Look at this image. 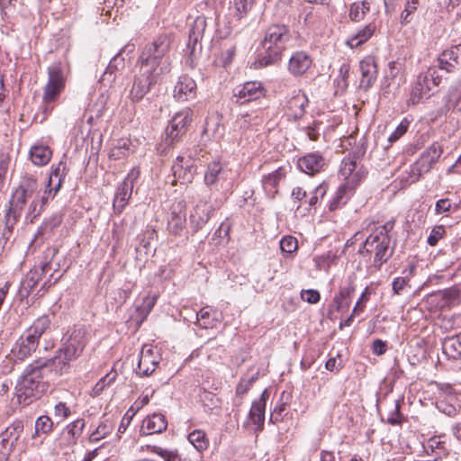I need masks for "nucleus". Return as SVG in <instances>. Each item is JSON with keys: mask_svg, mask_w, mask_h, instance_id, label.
<instances>
[{"mask_svg": "<svg viewBox=\"0 0 461 461\" xmlns=\"http://www.w3.org/2000/svg\"><path fill=\"white\" fill-rule=\"evenodd\" d=\"M41 190L35 176L24 175L19 185L14 189L9 200L8 208L4 216L2 239L7 241L14 225L18 222L25 205L40 195Z\"/></svg>", "mask_w": 461, "mask_h": 461, "instance_id": "f257e3e1", "label": "nucleus"}, {"mask_svg": "<svg viewBox=\"0 0 461 461\" xmlns=\"http://www.w3.org/2000/svg\"><path fill=\"white\" fill-rule=\"evenodd\" d=\"M45 367H51L47 359L37 360L25 368L17 381L13 402L16 401L17 404L27 406L40 399L47 392L49 385L42 377V370Z\"/></svg>", "mask_w": 461, "mask_h": 461, "instance_id": "f03ea898", "label": "nucleus"}, {"mask_svg": "<svg viewBox=\"0 0 461 461\" xmlns=\"http://www.w3.org/2000/svg\"><path fill=\"white\" fill-rule=\"evenodd\" d=\"M461 73V44L444 50L437 59V65L429 67L426 72L420 74L417 82L428 91L442 82L440 72Z\"/></svg>", "mask_w": 461, "mask_h": 461, "instance_id": "7ed1b4c3", "label": "nucleus"}, {"mask_svg": "<svg viewBox=\"0 0 461 461\" xmlns=\"http://www.w3.org/2000/svg\"><path fill=\"white\" fill-rule=\"evenodd\" d=\"M291 38L288 26L285 24L268 26L261 42L264 52L260 53L257 59L258 66L267 67L277 61Z\"/></svg>", "mask_w": 461, "mask_h": 461, "instance_id": "20e7f679", "label": "nucleus"}, {"mask_svg": "<svg viewBox=\"0 0 461 461\" xmlns=\"http://www.w3.org/2000/svg\"><path fill=\"white\" fill-rule=\"evenodd\" d=\"M173 39L169 34H160L142 49L137 63L164 74L169 70V51Z\"/></svg>", "mask_w": 461, "mask_h": 461, "instance_id": "39448f33", "label": "nucleus"}, {"mask_svg": "<svg viewBox=\"0 0 461 461\" xmlns=\"http://www.w3.org/2000/svg\"><path fill=\"white\" fill-rule=\"evenodd\" d=\"M86 331L84 328L75 329L63 347L57 351L56 356L47 359L55 374L62 375L68 371L70 362L81 355L86 345Z\"/></svg>", "mask_w": 461, "mask_h": 461, "instance_id": "423d86ee", "label": "nucleus"}, {"mask_svg": "<svg viewBox=\"0 0 461 461\" xmlns=\"http://www.w3.org/2000/svg\"><path fill=\"white\" fill-rule=\"evenodd\" d=\"M65 82L63 70L59 65L54 64L48 68V82L44 86L42 95L44 119L53 111L55 102L65 88Z\"/></svg>", "mask_w": 461, "mask_h": 461, "instance_id": "0eeeda50", "label": "nucleus"}, {"mask_svg": "<svg viewBox=\"0 0 461 461\" xmlns=\"http://www.w3.org/2000/svg\"><path fill=\"white\" fill-rule=\"evenodd\" d=\"M390 241V237L378 238L370 234L360 247L358 253L363 257H370L374 252L373 267L379 270L393 255V250H389Z\"/></svg>", "mask_w": 461, "mask_h": 461, "instance_id": "6e6552de", "label": "nucleus"}, {"mask_svg": "<svg viewBox=\"0 0 461 461\" xmlns=\"http://www.w3.org/2000/svg\"><path fill=\"white\" fill-rule=\"evenodd\" d=\"M161 75L158 71L140 65L139 72L133 77L128 98L133 103L140 102L158 83Z\"/></svg>", "mask_w": 461, "mask_h": 461, "instance_id": "1a4fd4ad", "label": "nucleus"}, {"mask_svg": "<svg viewBox=\"0 0 461 461\" xmlns=\"http://www.w3.org/2000/svg\"><path fill=\"white\" fill-rule=\"evenodd\" d=\"M57 252V249L49 248L45 251L46 261L40 267H34L26 274L20 285V294L23 296H28L30 294L44 274L52 269L54 272L58 270L59 264L53 262V258Z\"/></svg>", "mask_w": 461, "mask_h": 461, "instance_id": "9d476101", "label": "nucleus"}, {"mask_svg": "<svg viewBox=\"0 0 461 461\" xmlns=\"http://www.w3.org/2000/svg\"><path fill=\"white\" fill-rule=\"evenodd\" d=\"M443 153V148L438 142H433L420 155L411 167V181L417 182L420 177L429 173Z\"/></svg>", "mask_w": 461, "mask_h": 461, "instance_id": "9b49d317", "label": "nucleus"}, {"mask_svg": "<svg viewBox=\"0 0 461 461\" xmlns=\"http://www.w3.org/2000/svg\"><path fill=\"white\" fill-rule=\"evenodd\" d=\"M191 120L192 111L190 109H184L173 116L166 129L164 140L166 147H171L179 141L181 137L186 132V127Z\"/></svg>", "mask_w": 461, "mask_h": 461, "instance_id": "f8f14e48", "label": "nucleus"}, {"mask_svg": "<svg viewBox=\"0 0 461 461\" xmlns=\"http://www.w3.org/2000/svg\"><path fill=\"white\" fill-rule=\"evenodd\" d=\"M23 430V421L22 420H15L0 433L1 455L7 457L15 450Z\"/></svg>", "mask_w": 461, "mask_h": 461, "instance_id": "ddd939ff", "label": "nucleus"}, {"mask_svg": "<svg viewBox=\"0 0 461 461\" xmlns=\"http://www.w3.org/2000/svg\"><path fill=\"white\" fill-rule=\"evenodd\" d=\"M139 176L140 171L132 168L122 183L117 187L113 202V208L115 213L120 214L128 204L132 194L134 182L138 179Z\"/></svg>", "mask_w": 461, "mask_h": 461, "instance_id": "4468645a", "label": "nucleus"}, {"mask_svg": "<svg viewBox=\"0 0 461 461\" xmlns=\"http://www.w3.org/2000/svg\"><path fill=\"white\" fill-rule=\"evenodd\" d=\"M266 90L261 82L249 81L234 90L233 101L243 104L264 97Z\"/></svg>", "mask_w": 461, "mask_h": 461, "instance_id": "2eb2a0df", "label": "nucleus"}, {"mask_svg": "<svg viewBox=\"0 0 461 461\" xmlns=\"http://www.w3.org/2000/svg\"><path fill=\"white\" fill-rule=\"evenodd\" d=\"M160 360L158 351L151 346L145 345L140 353L137 374L143 376L150 375L157 368Z\"/></svg>", "mask_w": 461, "mask_h": 461, "instance_id": "dca6fc26", "label": "nucleus"}, {"mask_svg": "<svg viewBox=\"0 0 461 461\" xmlns=\"http://www.w3.org/2000/svg\"><path fill=\"white\" fill-rule=\"evenodd\" d=\"M39 342L33 339V335L24 332L12 348V354L15 360L23 361L29 357L38 348Z\"/></svg>", "mask_w": 461, "mask_h": 461, "instance_id": "f3484780", "label": "nucleus"}, {"mask_svg": "<svg viewBox=\"0 0 461 461\" xmlns=\"http://www.w3.org/2000/svg\"><path fill=\"white\" fill-rule=\"evenodd\" d=\"M312 65V57L305 51L298 50L290 57L287 68L294 77H301L309 70Z\"/></svg>", "mask_w": 461, "mask_h": 461, "instance_id": "a211bd4d", "label": "nucleus"}, {"mask_svg": "<svg viewBox=\"0 0 461 461\" xmlns=\"http://www.w3.org/2000/svg\"><path fill=\"white\" fill-rule=\"evenodd\" d=\"M196 90L195 81L188 76H182L174 87L173 95L177 101L185 102L194 99L196 96Z\"/></svg>", "mask_w": 461, "mask_h": 461, "instance_id": "6ab92c4d", "label": "nucleus"}, {"mask_svg": "<svg viewBox=\"0 0 461 461\" xmlns=\"http://www.w3.org/2000/svg\"><path fill=\"white\" fill-rule=\"evenodd\" d=\"M361 71L360 86L365 90L369 89L377 77V66L374 57L367 56L359 63Z\"/></svg>", "mask_w": 461, "mask_h": 461, "instance_id": "aec40b11", "label": "nucleus"}, {"mask_svg": "<svg viewBox=\"0 0 461 461\" xmlns=\"http://www.w3.org/2000/svg\"><path fill=\"white\" fill-rule=\"evenodd\" d=\"M123 49L121 50L109 62L105 71L100 78L101 84L104 86H111L116 80L117 74L125 67L124 58L122 56Z\"/></svg>", "mask_w": 461, "mask_h": 461, "instance_id": "412c9836", "label": "nucleus"}, {"mask_svg": "<svg viewBox=\"0 0 461 461\" xmlns=\"http://www.w3.org/2000/svg\"><path fill=\"white\" fill-rule=\"evenodd\" d=\"M458 299L459 292L455 288L439 290L428 297L429 303L439 309L452 306L458 302Z\"/></svg>", "mask_w": 461, "mask_h": 461, "instance_id": "4be33fe9", "label": "nucleus"}, {"mask_svg": "<svg viewBox=\"0 0 461 461\" xmlns=\"http://www.w3.org/2000/svg\"><path fill=\"white\" fill-rule=\"evenodd\" d=\"M191 158L177 157L172 166L173 175L182 183L191 182L195 173Z\"/></svg>", "mask_w": 461, "mask_h": 461, "instance_id": "5701e85b", "label": "nucleus"}, {"mask_svg": "<svg viewBox=\"0 0 461 461\" xmlns=\"http://www.w3.org/2000/svg\"><path fill=\"white\" fill-rule=\"evenodd\" d=\"M297 166L305 174L314 175L323 168L325 159L320 153L312 152L300 158Z\"/></svg>", "mask_w": 461, "mask_h": 461, "instance_id": "b1692460", "label": "nucleus"}, {"mask_svg": "<svg viewBox=\"0 0 461 461\" xmlns=\"http://www.w3.org/2000/svg\"><path fill=\"white\" fill-rule=\"evenodd\" d=\"M167 428L166 417L161 413H154L143 420L140 432L145 435L157 434L165 431Z\"/></svg>", "mask_w": 461, "mask_h": 461, "instance_id": "393cba45", "label": "nucleus"}, {"mask_svg": "<svg viewBox=\"0 0 461 461\" xmlns=\"http://www.w3.org/2000/svg\"><path fill=\"white\" fill-rule=\"evenodd\" d=\"M66 163L60 161L57 166L53 167L49 176L48 185L45 190L50 194L51 192L56 194L62 185V182L67 175Z\"/></svg>", "mask_w": 461, "mask_h": 461, "instance_id": "a878e982", "label": "nucleus"}, {"mask_svg": "<svg viewBox=\"0 0 461 461\" xmlns=\"http://www.w3.org/2000/svg\"><path fill=\"white\" fill-rule=\"evenodd\" d=\"M268 398L269 393L266 389L261 393L260 398L252 403L249 417L252 422L258 427H262L264 424L266 403Z\"/></svg>", "mask_w": 461, "mask_h": 461, "instance_id": "bb28decb", "label": "nucleus"}, {"mask_svg": "<svg viewBox=\"0 0 461 461\" xmlns=\"http://www.w3.org/2000/svg\"><path fill=\"white\" fill-rule=\"evenodd\" d=\"M309 100L302 90L295 91L288 101V108L293 112L294 119H301L306 113Z\"/></svg>", "mask_w": 461, "mask_h": 461, "instance_id": "cd10ccee", "label": "nucleus"}, {"mask_svg": "<svg viewBox=\"0 0 461 461\" xmlns=\"http://www.w3.org/2000/svg\"><path fill=\"white\" fill-rule=\"evenodd\" d=\"M184 205L179 203V210L176 212L174 209L167 221V230L173 235H180L185 225V212L184 211Z\"/></svg>", "mask_w": 461, "mask_h": 461, "instance_id": "c85d7f7f", "label": "nucleus"}, {"mask_svg": "<svg viewBox=\"0 0 461 461\" xmlns=\"http://www.w3.org/2000/svg\"><path fill=\"white\" fill-rule=\"evenodd\" d=\"M48 195V190H44L42 194L37 195V197L29 202V206L25 216L29 222H33L41 214L47 203Z\"/></svg>", "mask_w": 461, "mask_h": 461, "instance_id": "c756f323", "label": "nucleus"}, {"mask_svg": "<svg viewBox=\"0 0 461 461\" xmlns=\"http://www.w3.org/2000/svg\"><path fill=\"white\" fill-rule=\"evenodd\" d=\"M286 176V168L285 167H279L275 171L265 175L262 177V185L266 192L269 194H276V188L278 186L279 182L284 179Z\"/></svg>", "mask_w": 461, "mask_h": 461, "instance_id": "7c9ffc66", "label": "nucleus"}, {"mask_svg": "<svg viewBox=\"0 0 461 461\" xmlns=\"http://www.w3.org/2000/svg\"><path fill=\"white\" fill-rule=\"evenodd\" d=\"M443 353L450 359L461 357V332L442 340Z\"/></svg>", "mask_w": 461, "mask_h": 461, "instance_id": "2f4dec72", "label": "nucleus"}, {"mask_svg": "<svg viewBox=\"0 0 461 461\" xmlns=\"http://www.w3.org/2000/svg\"><path fill=\"white\" fill-rule=\"evenodd\" d=\"M227 171H225L219 162H212L208 165L204 174V183L207 186L216 185L221 181L225 180Z\"/></svg>", "mask_w": 461, "mask_h": 461, "instance_id": "473e14b6", "label": "nucleus"}, {"mask_svg": "<svg viewBox=\"0 0 461 461\" xmlns=\"http://www.w3.org/2000/svg\"><path fill=\"white\" fill-rule=\"evenodd\" d=\"M212 208L206 206V204H197L194 212L190 216L191 224L194 226V230L197 231L204 225L211 218Z\"/></svg>", "mask_w": 461, "mask_h": 461, "instance_id": "72a5a7b5", "label": "nucleus"}, {"mask_svg": "<svg viewBox=\"0 0 461 461\" xmlns=\"http://www.w3.org/2000/svg\"><path fill=\"white\" fill-rule=\"evenodd\" d=\"M198 324L203 329L215 328L220 321L219 314L210 307H204L196 313Z\"/></svg>", "mask_w": 461, "mask_h": 461, "instance_id": "f704fd0d", "label": "nucleus"}, {"mask_svg": "<svg viewBox=\"0 0 461 461\" xmlns=\"http://www.w3.org/2000/svg\"><path fill=\"white\" fill-rule=\"evenodd\" d=\"M375 31V25L374 23H369L359 29L357 33L352 35L347 40V44L351 48H357L361 44L367 41Z\"/></svg>", "mask_w": 461, "mask_h": 461, "instance_id": "c9c22d12", "label": "nucleus"}, {"mask_svg": "<svg viewBox=\"0 0 461 461\" xmlns=\"http://www.w3.org/2000/svg\"><path fill=\"white\" fill-rule=\"evenodd\" d=\"M51 320L49 315H42L36 319L33 323L26 330V333L33 335L35 340L40 338L50 329Z\"/></svg>", "mask_w": 461, "mask_h": 461, "instance_id": "e433bc0d", "label": "nucleus"}, {"mask_svg": "<svg viewBox=\"0 0 461 461\" xmlns=\"http://www.w3.org/2000/svg\"><path fill=\"white\" fill-rule=\"evenodd\" d=\"M52 152L49 147L35 145L31 149L30 156L32 163L36 166H44L50 160Z\"/></svg>", "mask_w": 461, "mask_h": 461, "instance_id": "4c0bfd02", "label": "nucleus"}, {"mask_svg": "<svg viewBox=\"0 0 461 461\" xmlns=\"http://www.w3.org/2000/svg\"><path fill=\"white\" fill-rule=\"evenodd\" d=\"M188 441L195 447L199 452H203L207 449L209 446V440L203 430L195 429L189 433Z\"/></svg>", "mask_w": 461, "mask_h": 461, "instance_id": "58836bf2", "label": "nucleus"}, {"mask_svg": "<svg viewBox=\"0 0 461 461\" xmlns=\"http://www.w3.org/2000/svg\"><path fill=\"white\" fill-rule=\"evenodd\" d=\"M131 153L130 141L126 140H120L109 152V158L113 160L125 158Z\"/></svg>", "mask_w": 461, "mask_h": 461, "instance_id": "ea45409f", "label": "nucleus"}, {"mask_svg": "<svg viewBox=\"0 0 461 461\" xmlns=\"http://www.w3.org/2000/svg\"><path fill=\"white\" fill-rule=\"evenodd\" d=\"M53 429V421L47 416H40L35 421V431L32 438H35L41 435H48Z\"/></svg>", "mask_w": 461, "mask_h": 461, "instance_id": "a19ab883", "label": "nucleus"}, {"mask_svg": "<svg viewBox=\"0 0 461 461\" xmlns=\"http://www.w3.org/2000/svg\"><path fill=\"white\" fill-rule=\"evenodd\" d=\"M370 10V4L367 1L354 3L350 6L349 18L353 22H360Z\"/></svg>", "mask_w": 461, "mask_h": 461, "instance_id": "79ce46f5", "label": "nucleus"}, {"mask_svg": "<svg viewBox=\"0 0 461 461\" xmlns=\"http://www.w3.org/2000/svg\"><path fill=\"white\" fill-rule=\"evenodd\" d=\"M255 0H233V16L240 20L245 17L254 5Z\"/></svg>", "mask_w": 461, "mask_h": 461, "instance_id": "37998d69", "label": "nucleus"}, {"mask_svg": "<svg viewBox=\"0 0 461 461\" xmlns=\"http://www.w3.org/2000/svg\"><path fill=\"white\" fill-rule=\"evenodd\" d=\"M354 292V287L349 285L348 287L341 288L339 293L335 295L333 299V304L337 311H341L345 306H348V297Z\"/></svg>", "mask_w": 461, "mask_h": 461, "instance_id": "c03bdc74", "label": "nucleus"}, {"mask_svg": "<svg viewBox=\"0 0 461 461\" xmlns=\"http://www.w3.org/2000/svg\"><path fill=\"white\" fill-rule=\"evenodd\" d=\"M429 96V91H428L424 86H420L418 82L412 86L410 98L408 100V104L416 105L423 101L424 98Z\"/></svg>", "mask_w": 461, "mask_h": 461, "instance_id": "a18cd8bd", "label": "nucleus"}, {"mask_svg": "<svg viewBox=\"0 0 461 461\" xmlns=\"http://www.w3.org/2000/svg\"><path fill=\"white\" fill-rule=\"evenodd\" d=\"M201 40L202 39H196V41H194V37H192V35L189 34L188 41L186 44V53H187L188 61H189V64L191 67H194V63L197 57V54L202 50V45L200 42Z\"/></svg>", "mask_w": 461, "mask_h": 461, "instance_id": "49530a36", "label": "nucleus"}, {"mask_svg": "<svg viewBox=\"0 0 461 461\" xmlns=\"http://www.w3.org/2000/svg\"><path fill=\"white\" fill-rule=\"evenodd\" d=\"M237 43L230 41L225 44L224 49L221 51L220 60L223 67L229 66L236 55Z\"/></svg>", "mask_w": 461, "mask_h": 461, "instance_id": "de8ad7c7", "label": "nucleus"}, {"mask_svg": "<svg viewBox=\"0 0 461 461\" xmlns=\"http://www.w3.org/2000/svg\"><path fill=\"white\" fill-rule=\"evenodd\" d=\"M346 185H340L336 191L333 198L330 201L329 209L330 211H335L339 209L341 205L345 204L346 200Z\"/></svg>", "mask_w": 461, "mask_h": 461, "instance_id": "09e8293b", "label": "nucleus"}, {"mask_svg": "<svg viewBox=\"0 0 461 461\" xmlns=\"http://www.w3.org/2000/svg\"><path fill=\"white\" fill-rule=\"evenodd\" d=\"M206 28V20L203 16H198L194 21L190 29L189 34L194 37V41L196 39H202Z\"/></svg>", "mask_w": 461, "mask_h": 461, "instance_id": "8fccbe9b", "label": "nucleus"}, {"mask_svg": "<svg viewBox=\"0 0 461 461\" xmlns=\"http://www.w3.org/2000/svg\"><path fill=\"white\" fill-rule=\"evenodd\" d=\"M85 425L83 419H77L67 426V432L74 442L81 436Z\"/></svg>", "mask_w": 461, "mask_h": 461, "instance_id": "3c124183", "label": "nucleus"}, {"mask_svg": "<svg viewBox=\"0 0 461 461\" xmlns=\"http://www.w3.org/2000/svg\"><path fill=\"white\" fill-rule=\"evenodd\" d=\"M298 248L297 240L292 236H285L280 240V249L284 253L291 254Z\"/></svg>", "mask_w": 461, "mask_h": 461, "instance_id": "603ef678", "label": "nucleus"}, {"mask_svg": "<svg viewBox=\"0 0 461 461\" xmlns=\"http://www.w3.org/2000/svg\"><path fill=\"white\" fill-rule=\"evenodd\" d=\"M115 377V374H108L105 376L102 377L93 388L94 395H99L107 385H109L111 383L114 381Z\"/></svg>", "mask_w": 461, "mask_h": 461, "instance_id": "864d4df0", "label": "nucleus"}, {"mask_svg": "<svg viewBox=\"0 0 461 461\" xmlns=\"http://www.w3.org/2000/svg\"><path fill=\"white\" fill-rule=\"evenodd\" d=\"M149 447L153 453L164 458L165 461H180V457L176 452L163 449L158 446H152Z\"/></svg>", "mask_w": 461, "mask_h": 461, "instance_id": "5fc2aeb1", "label": "nucleus"}, {"mask_svg": "<svg viewBox=\"0 0 461 461\" xmlns=\"http://www.w3.org/2000/svg\"><path fill=\"white\" fill-rule=\"evenodd\" d=\"M446 233V230H445V227L443 225H437L435 226L429 236L428 237V244L429 246H436L438 244V242L439 241L440 239H442L444 237Z\"/></svg>", "mask_w": 461, "mask_h": 461, "instance_id": "6e6d98bb", "label": "nucleus"}, {"mask_svg": "<svg viewBox=\"0 0 461 461\" xmlns=\"http://www.w3.org/2000/svg\"><path fill=\"white\" fill-rule=\"evenodd\" d=\"M328 191V185L326 183H322L319 185L315 189L308 201L310 206H315L320 199H322Z\"/></svg>", "mask_w": 461, "mask_h": 461, "instance_id": "4d7b16f0", "label": "nucleus"}, {"mask_svg": "<svg viewBox=\"0 0 461 461\" xmlns=\"http://www.w3.org/2000/svg\"><path fill=\"white\" fill-rule=\"evenodd\" d=\"M409 121L403 119L401 123L396 127L394 131L389 136L388 140L390 143H393L398 140L403 134L406 133L409 128Z\"/></svg>", "mask_w": 461, "mask_h": 461, "instance_id": "13d9d810", "label": "nucleus"}, {"mask_svg": "<svg viewBox=\"0 0 461 461\" xmlns=\"http://www.w3.org/2000/svg\"><path fill=\"white\" fill-rule=\"evenodd\" d=\"M62 221V215L60 213H54L49 219H47L43 225L41 227V231L50 230L51 232L55 228L60 225Z\"/></svg>", "mask_w": 461, "mask_h": 461, "instance_id": "bf43d9fd", "label": "nucleus"}, {"mask_svg": "<svg viewBox=\"0 0 461 461\" xmlns=\"http://www.w3.org/2000/svg\"><path fill=\"white\" fill-rule=\"evenodd\" d=\"M357 167V161L353 158H345L342 161V166L340 167V174L345 177L348 178L353 175Z\"/></svg>", "mask_w": 461, "mask_h": 461, "instance_id": "052dcab7", "label": "nucleus"}, {"mask_svg": "<svg viewBox=\"0 0 461 461\" xmlns=\"http://www.w3.org/2000/svg\"><path fill=\"white\" fill-rule=\"evenodd\" d=\"M70 415V409L64 402H59L54 408V416L59 421H63Z\"/></svg>", "mask_w": 461, "mask_h": 461, "instance_id": "680f3d73", "label": "nucleus"}, {"mask_svg": "<svg viewBox=\"0 0 461 461\" xmlns=\"http://www.w3.org/2000/svg\"><path fill=\"white\" fill-rule=\"evenodd\" d=\"M400 402L399 401H395L393 404V410L389 413L387 417L388 423L392 425L400 424L402 421V414L400 412Z\"/></svg>", "mask_w": 461, "mask_h": 461, "instance_id": "e2e57ef3", "label": "nucleus"}, {"mask_svg": "<svg viewBox=\"0 0 461 461\" xmlns=\"http://www.w3.org/2000/svg\"><path fill=\"white\" fill-rule=\"evenodd\" d=\"M257 379L256 376H252L249 379L242 378L236 387V394L239 396H242L247 393V392L250 389L252 384Z\"/></svg>", "mask_w": 461, "mask_h": 461, "instance_id": "0e129e2a", "label": "nucleus"}, {"mask_svg": "<svg viewBox=\"0 0 461 461\" xmlns=\"http://www.w3.org/2000/svg\"><path fill=\"white\" fill-rule=\"evenodd\" d=\"M452 207L448 198L439 199L435 204V212L436 214L447 213L452 211Z\"/></svg>", "mask_w": 461, "mask_h": 461, "instance_id": "69168bd1", "label": "nucleus"}, {"mask_svg": "<svg viewBox=\"0 0 461 461\" xmlns=\"http://www.w3.org/2000/svg\"><path fill=\"white\" fill-rule=\"evenodd\" d=\"M301 297L304 302L309 303H317L321 299L320 293L313 289L303 290Z\"/></svg>", "mask_w": 461, "mask_h": 461, "instance_id": "338daca9", "label": "nucleus"}, {"mask_svg": "<svg viewBox=\"0 0 461 461\" xmlns=\"http://www.w3.org/2000/svg\"><path fill=\"white\" fill-rule=\"evenodd\" d=\"M419 5V0H408L405 5V9L402 14V22L409 23V16L416 11Z\"/></svg>", "mask_w": 461, "mask_h": 461, "instance_id": "774afa93", "label": "nucleus"}]
</instances>
